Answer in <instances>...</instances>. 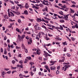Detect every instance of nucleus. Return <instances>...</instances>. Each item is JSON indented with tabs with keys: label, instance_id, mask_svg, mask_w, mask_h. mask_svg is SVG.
I'll return each mask as SVG.
<instances>
[{
	"label": "nucleus",
	"instance_id": "nucleus-1",
	"mask_svg": "<svg viewBox=\"0 0 78 78\" xmlns=\"http://www.w3.org/2000/svg\"><path fill=\"white\" fill-rule=\"evenodd\" d=\"M69 16V14L64 15L63 16L64 17H63V19H65V20H68V19H69V18L68 17Z\"/></svg>",
	"mask_w": 78,
	"mask_h": 78
},
{
	"label": "nucleus",
	"instance_id": "nucleus-2",
	"mask_svg": "<svg viewBox=\"0 0 78 78\" xmlns=\"http://www.w3.org/2000/svg\"><path fill=\"white\" fill-rule=\"evenodd\" d=\"M39 34L37 35L36 36V39L38 40V41H39V38L38 37L40 38H41V32H40L38 33Z\"/></svg>",
	"mask_w": 78,
	"mask_h": 78
},
{
	"label": "nucleus",
	"instance_id": "nucleus-3",
	"mask_svg": "<svg viewBox=\"0 0 78 78\" xmlns=\"http://www.w3.org/2000/svg\"><path fill=\"white\" fill-rule=\"evenodd\" d=\"M56 61H51L50 62V63H51V64H50V66H53L54 65V64L56 62Z\"/></svg>",
	"mask_w": 78,
	"mask_h": 78
},
{
	"label": "nucleus",
	"instance_id": "nucleus-4",
	"mask_svg": "<svg viewBox=\"0 0 78 78\" xmlns=\"http://www.w3.org/2000/svg\"><path fill=\"white\" fill-rule=\"evenodd\" d=\"M65 69L64 70V71H65V72L66 71V70H67V69H68L69 67H70V65L67 66V65H65Z\"/></svg>",
	"mask_w": 78,
	"mask_h": 78
},
{
	"label": "nucleus",
	"instance_id": "nucleus-5",
	"mask_svg": "<svg viewBox=\"0 0 78 78\" xmlns=\"http://www.w3.org/2000/svg\"><path fill=\"white\" fill-rule=\"evenodd\" d=\"M5 72L3 71L2 73L1 76L2 77H3V78H5Z\"/></svg>",
	"mask_w": 78,
	"mask_h": 78
},
{
	"label": "nucleus",
	"instance_id": "nucleus-6",
	"mask_svg": "<svg viewBox=\"0 0 78 78\" xmlns=\"http://www.w3.org/2000/svg\"><path fill=\"white\" fill-rule=\"evenodd\" d=\"M18 37L19 39L20 42H21L22 41V37H21L20 35H18Z\"/></svg>",
	"mask_w": 78,
	"mask_h": 78
},
{
	"label": "nucleus",
	"instance_id": "nucleus-7",
	"mask_svg": "<svg viewBox=\"0 0 78 78\" xmlns=\"http://www.w3.org/2000/svg\"><path fill=\"white\" fill-rule=\"evenodd\" d=\"M23 14H25V15H28V11L27 10H25L23 13Z\"/></svg>",
	"mask_w": 78,
	"mask_h": 78
},
{
	"label": "nucleus",
	"instance_id": "nucleus-8",
	"mask_svg": "<svg viewBox=\"0 0 78 78\" xmlns=\"http://www.w3.org/2000/svg\"><path fill=\"white\" fill-rule=\"evenodd\" d=\"M50 69H51V70H55V69H56V67H55L54 66H52L50 67Z\"/></svg>",
	"mask_w": 78,
	"mask_h": 78
},
{
	"label": "nucleus",
	"instance_id": "nucleus-9",
	"mask_svg": "<svg viewBox=\"0 0 78 78\" xmlns=\"http://www.w3.org/2000/svg\"><path fill=\"white\" fill-rule=\"evenodd\" d=\"M16 31H17V32H18L19 33H20V34H21V33H22L20 31V29H19L18 28H16Z\"/></svg>",
	"mask_w": 78,
	"mask_h": 78
},
{
	"label": "nucleus",
	"instance_id": "nucleus-10",
	"mask_svg": "<svg viewBox=\"0 0 78 78\" xmlns=\"http://www.w3.org/2000/svg\"><path fill=\"white\" fill-rule=\"evenodd\" d=\"M35 29H36V30H41V27H37L35 28Z\"/></svg>",
	"mask_w": 78,
	"mask_h": 78
},
{
	"label": "nucleus",
	"instance_id": "nucleus-11",
	"mask_svg": "<svg viewBox=\"0 0 78 78\" xmlns=\"http://www.w3.org/2000/svg\"><path fill=\"white\" fill-rule=\"evenodd\" d=\"M4 17L5 18V19H9L8 16L6 15H5V16H4Z\"/></svg>",
	"mask_w": 78,
	"mask_h": 78
},
{
	"label": "nucleus",
	"instance_id": "nucleus-12",
	"mask_svg": "<svg viewBox=\"0 0 78 78\" xmlns=\"http://www.w3.org/2000/svg\"><path fill=\"white\" fill-rule=\"evenodd\" d=\"M7 49L6 48H4V55H7V51H6V50Z\"/></svg>",
	"mask_w": 78,
	"mask_h": 78
},
{
	"label": "nucleus",
	"instance_id": "nucleus-13",
	"mask_svg": "<svg viewBox=\"0 0 78 78\" xmlns=\"http://www.w3.org/2000/svg\"><path fill=\"white\" fill-rule=\"evenodd\" d=\"M25 7L26 8H29V5H28L27 3H26V4L25 5Z\"/></svg>",
	"mask_w": 78,
	"mask_h": 78
},
{
	"label": "nucleus",
	"instance_id": "nucleus-14",
	"mask_svg": "<svg viewBox=\"0 0 78 78\" xmlns=\"http://www.w3.org/2000/svg\"><path fill=\"white\" fill-rule=\"evenodd\" d=\"M19 77H23L25 76V75H23L22 73H20V74L19 75Z\"/></svg>",
	"mask_w": 78,
	"mask_h": 78
},
{
	"label": "nucleus",
	"instance_id": "nucleus-15",
	"mask_svg": "<svg viewBox=\"0 0 78 78\" xmlns=\"http://www.w3.org/2000/svg\"><path fill=\"white\" fill-rule=\"evenodd\" d=\"M28 62V59H25V61L24 62V63L25 64H27V62Z\"/></svg>",
	"mask_w": 78,
	"mask_h": 78
},
{
	"label": "nucleus",
	"instance_id": "nucleus-16",
	"mask_svg": "<svg viewBox=\"0 0 78 78\" xmlns=\"http://www.w3.org/2000/svg\"><path fill=\"white\" fill-rule=\"evenodd\" d=\"M42 11H43V12H44L45 11H47V12H48V8L47 7L46 8H44V9H42Z\"/></svg>",
	"mask_w": 78,
	"mask_h": 78
},
{
	"label": "nucleus",
	"instance_id": "nucleus-17",
	"mask_svg": "<svg viewBox=\"0 0 78 78\" xmlns=\"http://www.w3.org/2000/svg\"><path fill=\"white\" fill-rule=\"evenodd\" d=\"M59 22L60 23H64V20H59Z\"/></svg>",
	"mask_w": 78,
	"mask_h": 78
},
{
	"label": "nucleus",
	"instance_id": "nucleus-18",
	"mask_svg": "<svg viewBox=\"0 0 78 78\" xmlns=\"http://www.w3.org/2000/svg\"><path fill=\"white\" fill-rule=\"evenodd\" d=\"M62 44L63 45H67V42L66 41H65L64 42H62Z\"/></svg>",
	"mask_w": 78,
	"mask_h": 78
},
{
	"label": "nucleus",
	"instance_id": "nucleus-19",
	"mask_svg": "<svg viewBox=\"0 0 78 78\" xmlns=\"http://www.w3.org/2000/svg\"><path fill=\"white\" fill-rule=\"evenodd\" d=\"M21 47L23 49H25V46L23 44H22Z\"/></svg>",
	"mask_w": 78,
	"mask_h": 78
},
{
	"label": "nucleus",
	"instance_id": "nucleus-20",
	"mask_svg": "<svg viewBox=\"0 0 78 78\" xmlns=\"http://www.w3.org/2000/svg\"><path fill=\"white\" fill-rule=\"evenodd\" d=\"M42 27L43 28H44V29H45L46 30H48V29L47 28V27H46L44 25H43L42 26Z\"/></svg>",
	"mask_w": 78,
	"mask_h": 78
},
{
	"label": "nucleus",
	"instance_id": "nucleus-21",
	"mask_svg": "<svg viewBox=\"0 0 78 78\" xmlns=\"http://www.w3.org/2000/svg\"><path fill=\"white\" fill-rule=\"evenodd\" d=\"M70 12L71 13H74L75 11L73 10H72L70 8Z\"/></svg>",
	"mask_w": 78,
	"mask_h": 78
},
{
	"label": "nucleus",
	"instance_id": "nucleus-22",
	"mask_svg": "<svg viewBox=\"0 0 78 78\" xmlns=\"http://www.w3.org/2000/svg\"><path fill=\"white\" fill-rule=\"evenodd\" d=\"M71 39L73 41H74L76 40V38H75L73 37H71Z\"/></svg>",
	"mask_w": 78,
	"mask_h": 78
},
{
	"label": "nucleus",
	"instance_id": "nucleus-23",
	"mask_svg": "<svg viewBox=\"0 0 78 78\" xmlns=\"http://www.w3.org/2000/svg\"><path fill=\"white\" fill-rule=\"evenodd\" d=\"M60 27H59V29L61 30H64V29H63V27H62V26L61 25H60Z\"/></svg>",
	"mask_w": 78,
	"mask_h": 78
},
{
	"label": "nucleus",
	"instance_id": "nucleus-24",
	"mask_svg": "<svg viewBox=\"0 0 78 78\" xmlns=\"http://www.w3.org/2000/svg\"><path fill=\"white\" fill-rule=\"evenodd\" d=\"M26 58H27V59H28L29 60H30L31 61V57L30 56H28L27 57H26Z\"/></svg>",
	"mask_w": 78,
	"mask_h": 78
},
{
	"label": "nucleus",
	"instance_id": "nucleus-25",
	"mask_svg": "<svg viewBox=\"0 0 78 78\" xmlns=\"http://www.w3.org/2000/svg\"><path fill=\"white\" fill-rule=\"evenodd\" d=\"M10 13L11 14V16L12 17H14V14L12 12H10Z\"/></svg>",
	"mask_w": 78,
	"mask_h": 78
},
{
	"label": "nucleus",
	"instance_id": "nucleus-26",
	"mask_svg": "<svg viewBox=\"0 0 78 78\" xmlns=\"http://www.w3.org/2000/svg\"><path fill=\"white\" fill-rule=\"evenodd\" d=\"M61 59L63 60V62H64V60H65V57H62Z\"/></svg>",
	"mask_w": 78,
	"mask_h": 78
},
{
	"label": "nucleus",
	"instance_id": "nucleus-27",
	"mask_svg": "<svg viewBox=\"0 0 78 78\" xmlns=\"http://www.w3.org/2000/svg\"><path fill=\"white\" fill-rule=\"evenodd\" d=\"M25 35L24 34L22 35L21 36L22 39H24V38H25Z\"/></svg>",
	"mask_w": 78,
	"mask_h": 78
},
{
	"label": "nucleus",
	"instance_id": "nucleus-28",
	"mask_svg": "<svg viewBox=\"0 0 78 78\" xmlns=\"http://www.w3.org/2000/svg\"><path fill=\"white\" fill-rule=\"evenodd\" d=\"M18 22L19 23H22V21H21V20L20 19H18Z\"/></svg>",
	"mask_w": 78,
	"mask_h": 78
},
{
	"label": "nucleus",
	"instance_id": "nucleus-29",
	"mask_svg": "<svg viewBox=\"0 0 78 78\" xmlns=\"http://www.w3.org/2000/svg\"><path fill=\"white\" fill-rule=\"evenodd\" d=\"M39 6H40L41 8H42V7H43L44 6V5L42 4H39Z\"/></svg>",
	"mask_w": 78,
	"mask_h": 78
},
{
	"label": "nucleus",
	"instance_id": "nucleus-30",
	"mask_svg": "<svg viewBox=\"0 0 78 78\" xmlns=\"http://www.w3.org/2000/svg\"><path fill=\"white\" fill-rule=\"evenodd\" d=\"M66 55L68 57H70V56H71V55H70V54L69 53H67L66 54Z\"/></svg>",
	"mask_w": 78,
	"mask_h": 78
},
{
	"label": "nucleus",
	"instance_id": "nucleus-31",
	"mask_svg": "<svg viewBox=\"0 0 78 78\" xmlns=\"http://www.w3.org/2000/svg\"><path fill=\"white\" fill-rule=\"evenodd\" d=\"M70 6L71 7H72V8H75V7H76V6L74 4H73L72 5H71Z\"/></svg>",
	"mask_w": 78,
	"mask_h": 78
},
{
	"label": "nucleus",
	"instance_id": "nucleus-32",
	"mask_svg": "<svg viewBox=\"0 0 78 78\" xmlns=\"http://www.w3.org/2000/svg\"><path fill=\"white\" fill-rule=\"evenodd\" d=\"M9 2H10V3L12 4V5H14V2H13V1L11 0H9Z\"/></svg>",
	"mask_w": 78,
	"mask_h": 78
},
{
	"label": "nucleus",
	"instance_id": "nucleus-33",
	"mask_svg": "<svg viewBox=\"0 0 78 78\" xmlns=\"http://www.w3.org/2000/svg\"><path fill=\"white\" fill-rule=\"evenodd\" d=\"M58 13H59L60 14H61V15H62L63 14V12H62V11L59 12Z\"/></svg>",
	"mask_w": 78,
	"mask_h": 78
},
{
	"label": "nucleus",
	"instance_id": "nucleus-34",
	"mask_svg": "<svg viewBox=\"0 0 78 78\" xmlns=\"http://www.w3.org/2000/svg\"><path fill=\"white\" fill-rule=\"evenodd\" d=\"M24 49V51L26 52V53H28V49L25 48Z\"/></svg>",
	"mask_w": 78,
	"mask_h": 78
},
{
	"label": "nucleus",
	"instance_id": "nucleus-35",
	"mask_svg": "<svg viewBox=\"0 0 78 78\" xmlns=\"http://www.w3.org/2000/svg\"><path fill=\"white\" fill-rule=\"evenodd\" d=\"M18 57H20V58H22V55L21 54H19L18 55Z\"/></svg>",
	"mask_w": 78,
	"mask_h": 78
},
{
	"label": "nucleus",
	"instance_id": "nucleus-36",
	"mask_svg": "<svg viewBox=\"0 0 78 78\" xmlns=\"http://www.w3.org/2000/svg\"><path fill=\"white\" fill-rule=\"evenodd\" d=\"M69 9V8H66L64 10L65 11H66V12H67L68 11V10Z\"/></svg>",
	"mask_w": 78,
	"mask_h": 78
},
{
	"label": "nucleus",
	"instance_id": "nucleus-37",
	"mask_svg": "<svg viewBox=\"0 0 78 78\" xmlns=\"http://www.w3.org/2000/svg\"><path fill=\"white\" fill-rule=\"evenodd\" d=\"M66 67H65V66H64V67H63L62 68V70H64L65 69H66Z\"/></svg>",
	"mask_w": 78,
	"mask_h": 78
},
{
	"label": "nucleus",
	"instance_id": "nucleus-38",
	"mask_svg": "<svg viewBox=\"0 0 78 78\" xmlns=\"http://www.w3.org/2000/svg\"><path fill=\"white\" fill-rule=\"evenodd\" d=\"M30 64L31 66H32V65H33V64H34V63H33V62H30V63H29Z\"/></svg>",
	"mask_w": 78,
	"mask_h": 78
},
{
	"label": "nucleus",
	"instance_id": "nucleus-39",
	"mask_svg": "<svg viewBox=\"0 0 78 78\" xmlns=\"http://www.w3.org/2000/svg\"><path fill=\"white\" fill-rule=\"evenodd\" d=\"M44 67H45V68L47 70H48V69H48V66H45Z\"/></svg>",
	"mask_w": 78,
	"mask_h": 78
},
{
	"label": "nucleus",
	"instance_id": "nucleus-40",
	"mask_svg": "<svg viewBox=\"0 0 78 78\" xmlns=\"http://www.w3.org/2000/svg\"><path fill=\"white\" fill-rule=\"evenodd\" d=\"M19 63H20V64H23V61L22 60H20L19 62Z\"/></svg>",
	"mask_w": 78,
	"mask_h": 78
},
{
	"label": "nucleus",
	"instance_id": "nucleus-41",
	"mask_svg": "<svg viewBox=\"0 0 78 78\" xmlns=\"http://www.w3.org/2000/svg\"><path fill=\"white\" fill-rule=\"evenodd\" d=\"M45 46H48H48H50V45H51V44L49 43L48 44H45Z\"/></svg>",
	"mask_w": 78,
	"mask_h": 78
},
{
	"label": "nucleus",
	"instance_id": "nucleus-42",
	"mask_svg": "<svg viewBox=\"0 0 78 78\" xmlns=\"http://www.w3.org/2000/svg\"><path fill=\"white\" fill-rule=\"evenodd\" d=\"M2 4V2L1 1H0V8H2V6L1 5Z\"/></svg>",
	"mask_w": 78,
	"mask_h": 78
},
{
	"label": "nucleus",
	"instance_id": "nucleus-43",
	"mask_svg": "<svg viewBox=\"0 0 78 78\" xmlns=\"http://www.w3.org/2000/svg\"><path fill=\"white\" fill-rule=\"evenodd\" d=\"M12 64H15V62H16V61L15 60H12Z\"/></svg>",
	"mask_w": 78,
	"mask_h": 78
},
{
	"label": "nucleus",
	"instance_id": "nucleus-44",
	"mask_svg": "<svg viewBox=\"0 0 78 78\" xmlns=\"http://www.w3.org/2000/svg\"><path fill=\"white\" fill-rule=\"evenodd\" d=\"M60 28L59 27H55V29H56V30H59Z\"/></svg>",
	"mask_w": 78,
	"mask_h": 78
},
{
	"label": "nucleus",
	"instance_id": "nucleus-45",
	"mask_svg": "<svg viewBox=\"0 0 78 78\" xmlns=\"http://www.w3.org/2000/svg\"><path fill=\"white\" fill-rule=\"evenodd\" d=\"M1 53H3V48H1Z\"/></svg>",
	"mask_w": 78,
	"mask_h": 78
},
{
	"label": "nucleus",
	"instance_id": "nucleus-46",
	"mask_svg": "<svg viewBox=\"0 0 78 78\" xmlns=\"http://www.w3.org/2000/svg\"><path fill=\"white\" fill-rule=\"evenodd\" d=\"M37 20L38 21H39V22H41V21H42V20L39 18H37Z\"/></svg>",
	"mask_w": 78,
	"mask_h": 78
},
{
	"label": "nucleus",
	"instance_id": "nucleus-47",
	"mask_svg": "<svg viewBox=\"0 0 78 78\" xmlns=\"http://www.w3.org/2000/svg\"><path fill=\"white\" fill-rule=\"evenodd\" d=\"M13 45H14L13 44H12L10 45V47L12 48H14V46H13Z\"/></svg>",
	"mask_w": 78,
	"mask_h": 78
},
{
	"label": "nucleus",
	"instance_id": "nucleus-48",
	"mask_svg": "<svg viewBox=\"0 0 78 78\" xmlns=\"http://www.w3.org/2000/svg\"><path fill=\"white\" fill-rule=\"evenodd\" d=\"M29 20L31 22H33V20H34L33 19H29Z\"/></svg>",
	"mask_w": 78,
	"mask_h": 78
},
{
	"label": "nucleus",
	"instance_id": "nucleus-49",
	"mask_svg": "<svg viewBox=\"0 0 78 78\" xmlns=\"http://www.w3.org/2000/svg\"><path fill=\"white\" fill-rule=\"evenodd\" d=\"M7 42L8 44H9V43H10V41L9 39H8L7 40Z\"/></svg>",
	"mask_w": 78,
	"mask_h": 78
},
{
	"label": "nucleus",
	"instance_id": "nucleus-50",
	"mask_svg": "<svg viewBox=\"0 0 78 78\" xmlns=\"http://www.w3.org/2000/svg\"><path fill=\"white\" fill-rule=\"evenodd\" d=\"M57 69L58 70H59L60 69V66H58L57 67Z\"/></svg>",
	"mask_w": 78,
	"mask_h": 78
},
{
	"label": "nucleus",
	"instance_id": "nucleus-51",
	"mask_svg": "<svg viewBox=\"0 0 78 78\" xmlns=\"http://www.w3.org/2000/svg\"><path fill=\"white\" fill-rule=\"evenodd\" d=\"M15 8H16V7L14 6L12 7L11 9H15Z\"/></svg>",
	"mask_w": 78,
	"mask_h": 78
},
{
	"label": "nucleus",
	"instance_id": "nucleus-52",
	"mask_svg": "<svg viewBox=\"0 0 78 78\" xmlns=\"http://www.w3.org/2000/svg\"><path fill=\"white\" fill-rule=\"evenodd\" d=\"M20 68H21V69H23V65H22V64H21L20 65Z\"/></svg>",
	"mask_w": 78,
	"mask_h": 78
},
{
	"label": "nucleus",
	"instance_id": "nucleus-53",
	"mask_svg": "<svg viewBox=\"0 0 78 78\" xmlns=\"http://www.w3.org/2000/svg\"><path fill=\"white\" fill-rule=\"evenodd\" d=\"M11 73V71L10 70L9 71H8L7 72V73H8L9 74Z\"/></svg>",
	"mask_w": 78,
	"mask_h": 78
},
{
	"label": "nucleus",
	"instance_id": "nucleus-54",
	"mask_svg": "<svg viewBox=\"0 0 78 78\" xmlns=\"http://www.w3.org/2000/svg\"><path fill=\"white\" fill-rule=\"evenodd\" d=\"M56 73L57 75H58L59 73V72L58 70H57L56 72Z\"/></svg>",
	"mask_w": 78,
	"mask_h": 78
},
{
	"label": "nucleus",
	"instance_id": "nucleus-55",
	"mask_svg": "<svg viewBox=\"0 0 78 78\" xmlns=\"http://www.w3.org/2000/svg\"><path fill=\"white\" fill-rule=\"evenodd\" d=\"M7 37H6V36H5V37L4 38V41H6V39H7Z\"/></svg>",
	"mask_w": 78,
	"mask_h": 78
},
{
	"label": "nucleus",
	"instance_id": "nucleus-56",
	"mask_svg": "<svg viewBox=\"0 0 78 78\" xmlns=\"http://www.w3.org/2000/svg\"><path fill=\"white\" fill-rule=\"evenodd\" d=\"M33 71L34 72H36V68H34V69L33 70Z\"/></svg>",
	"mask_w": 78,
	"mask_h": 78
},
{
	"label": "nucleus",
	"instance_id": "nucleus-57",
	"mask_svg": "<svg viewBox=\"0 0 78 78\" xmlns=\"http://www.w3.org/2000/svg\"><path fill=\"white\" fill-rule=\"evenodd\" d=\"M64 51H67V48H64Z\"/></svg>",
	"mask_w": 78,
	"mask_h": 78
},
{
	"label": "nucleus",
	"instance_id": "nucleus-58",
	"mask_svg": "<svg viewBox=\"0 0 78 78\" xmlns=\"http://www.w3.org/2000/svg\"><path fill=\"white\" fill-rule=\"evenodd\" d=\"M59 62H63V60H60L58 61Z\"/></svg>",
	"mask_w": 78,
	"mask_h": 78
},
{
	"label": "nucleus",
	"instance_id": "nucleus-59",
	"mask_svg": "<svg viewBox=\"0 0 78 78\" xmlns=\"http://www.w3.org/2000/svg\"><path fill=\"white\" fill-rule=\"evenodd\" d=\"M62 2L63 3H66V2L65 1H62Z\"/></svg>",
	"mask_w": 78,
	"mask_h": 78
},
{
	"label": "nucleus",
	"instance_id": "nucleus-60",
	"mask_svg": "<svg viewBox=\"0 0 78 78\" xmlns=\"http://www.w3.org/2000/svg\"><path fill=\"white\" fill-rule=\"evenodd\" d=\"M37 55H40V52H39V51H37Z\"/></svg>",
	"mask_w": 78,
	"mask_h": 78
},
{
	"label": "nucleus",
	"instance_id": "nucleus-61",
	"mask_svg": "<svg viewBox=\"0 0 78 78\" xmlns=\"http://www.w3.org/2000/svg\"><path fill=\"white\" fill-rule=\"evenodd\" d=\"M42 57H38V59L39 60H42Z\"/></svg>",
	"mask_w": 78,
	"mask_h": 78
},
{
	"label": "nucleus",
	"instance_id": "nucleus-62",
	"mask_svg": "<svg viewBox=\"0 0 78 78\" xmlns=\"http://www.w3.org/2000/svg\"><path fill=\"white\" fill-rule=\"evenodd\" d=\"M16 49H20V47L16 46Z\"/></svg>",
	"mask_w": 78,
	"mask_h": 78
},
{
	"label": "nucleus",
	"instance_id": "nucleus-63",
	"mask_svg": "<svg viewBox=\"0 0 78 78\" xmlns=\"http://www.w3.org/2000/svg\"><path fill=\"white\" fill-rule=\"evenodd\" d=\"M75 27L76 28H78V24H76V25H75Z\"/></svg>",
	"mask_w": 78,
	"mask_h": 78
},
{
	"label": "nucleus",
	"instance_id": "nucleus-64",
	"mask_svg": "<svg viewBox=\"0 0 78 78\" xmlns=\"http://www.w3.org/2000/svg\"><path fill=\"white\" fill-rule=\"evenodd\" d=\"M8 14L9 16L10 17H11V14H10V13L9 12H8Z\"/></svg>",
	"mask_w": 78,
	"mask_h": 78
}]
</instances>
